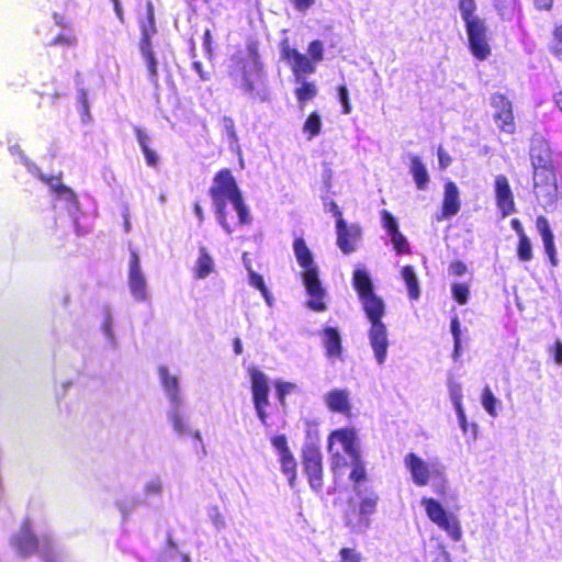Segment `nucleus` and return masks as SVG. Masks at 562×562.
I'll return each mask as SVG.
<instances>
[{"label": "nucleus", "mask_w": 562, "mask_h": 562, "mask_svg": "<svg viewBox=\"0 0 562 562\" xmlns=\"http://www.w3.org/2000/svg\"><path fill=\"white\" fill-rule=\"evenodd\" d=\"M209 194L216 221L226 234L231 235L233 233V228L227 221L228 202L236 211L240 225L251 223L249 210L229 169H222L215 175Z\"/></svg>", "instance_id": "f257e3e1"}, {"label": "nucleus", "mask_w": 562, "mask_h": 562, "mask_svg": "<svg viewBox=\"0 0 562 562\" xmlns=\"http://www.w3.org/2000/svg\"><path fill=\"white\" fill-rule=\"evenodd\" d=\"M228 75L233 86L247 98L261 102L268 100L267 79L255 45H248L244 57L232 59Z\"/></svg>", "instance_id": "f03ea898"}, {"label": "nucleus", "mask_w": 562, "mask_h": 562, "mask_svg": "<svg viewBox=\"0 0 562 562\" xmlns=\"http://www.w3.org/2000/svg\"><path fill=\"white\" fill-rule=\"evenodd\" d=\"M293 251L299 266L303 269L302 281L310 297L307 306L315 312L326 311V291L319 280V270L314 261L313 254L303 238H295Z\"/></svg>", "instance_id": "7ed1b4c3"}, {"label": "nucleus", "mask_w": 562, "mask_h": 562, "mask_svg": "<svg viewBox=\"0 0 562 562\" xmlns=\"http://www.w3.org/2000/svg\"><path fill=\"white\" fill-rule=\"evenodd\" d=\"M403 463L416 486L431 485L436 494L446 493L448 483L446 467L437 458L425 460L417 453L408 452L404 456Z\"/></svg>", "instance_id": "20e7f679"}, {"label": "nucleus", "mask_w": 562, "mask_h": 562, "mask_svg": "<svg viewBox=\"0 0 562 562\" xmlns=\"http://www.w3.org/2000/svg\"><path fill=\"white\" fill-rule=\"evenodd\" d=\"M459 12L464 22L471 54L479 60L491 56L488 29L484 19L476 14L475 0H459Z\"/></svg>", "instance_id": "39448f33"}, {"label": "nucleus", "mask_w": 562, "mask_h": 562, "mask_svg": "<svg viewBox=\"0 0 562 562\" xmlns=\"http://www.w3.org/2000/svg\"><path fill=\"white\" fill-rule=\"evenodd\" d=\"M158 375L164 393L168 401L167 419L177 435L189 432V416L184 409V398L180 389V381L168 368H158Z\"/></svg>", "instance_id": "423d86ee"}, {"label": "nucleus", "mask_w": 562, "mask_h": 562, "mask_svg": "<svg viewBox=\"0 0 562 562\" xmlns=\"http://www.w3.org/2000/svg\"><path fill=\"white\" fill-rule=\"evenodd\" d=\"M328 450L334 472L348 467V460L361 454L358 432L355 428H340L328 436Z\"/></svg>", "instance_id": "0eeeda50"}, {"label": "nucleus", "mask_w": 562, "mask_h": 562, "mask_svg": "<svg viewBox=\"0 0 562 562\" xmlns=\"http://www.w3.org/2000/svg\"><path fill=\"white\" fill-rule=\"evenodd\" d=\"M352 285L358 293L359 301L370 325L375 322L383 323L382 317L385 314L384 301L374 293L373 282L364 268H357L353 271Z\"/></svg>", "instance_id": "6e6552de"}, {"label": "nucleus", "mask_w": 562, "mask_h": 562, "mask_svg": "<svg viewBox=\"0 0 562 562\" xmlns=\"http://www.w3.org/2000/svg\"><path fill=\"white\" fill-rule=\"evenodd\" d=\"M251 384V396L257 417L262 425H267L269 402V378L259 369L251 367L248 369Z\"/></svg>", "instance_id": "1a4fd4ad"}, {"label": "nucleus", "mask_w": 562, "mask_h": 562, "mask_svg": "<svg viewBox=\"0 0 562 562\" xmlns=\"http://www.w3.org/2000/svg\"><path fill=\"white\" fill-rule=\"evenodd\" d=\"M420 503L432 522L445 530L453 541L461 540L462 531L458 519L453 515H448L438 501L424 497Z\"/></svg>", "instance_id": "9d476101"}, {"label": "nucleus", "mask_w": 562, "mask_h": 562, "mask_svg": "<svg viewBox=\"0 0 562 562\" xmlns=\"http://www.w3.org/2000/svg\"><path fill=\"white\" fill-rule=\"evenodd\" d=\"M355 492L360 497L358 518L356 521L349 519L347 525L356 532H364L371 525L370 517L376 510L379 496L373 491H368L362 495L358 486H355Z\"/></svg>", "instance_id": "9b49d317"}, {"label": "nucleus", "mask_w": 562, "mask_h": 562, "mask_svg": "<svg viewBox=\"0 0 562 562\" xmlns=\"http://www.w3.org/2000/svg\"><path fill=\"white\" fill-rule=\"evenodd\" d=\"M368 339L373 351L374 359L379 366L385 363L387 358L389 337L384 323H373L368 330Z\"/></svg>", "instance_id": "f8f14e48"}, {"label": "nucleus", "mask_w": 562, "mask_h": 562, "mask_svg": "<svg viewBox=\"0 0 562 562\" xmlns=\"http://www.w3.org/2000/svg\"><path fill=\"white\" fill-rule=\"evenodd\" d=\"M282 56L291 66L295 81L305 79L316 70V64L305 54L300 53L295 48L289 46L282 49Z\"/></svg>", "instance_id": "ddd939ff"}, {"label": "nucleus", "mask_w": 562, "mask_h": 562, "mask_svg": "<svg viewBox=\"0 0 562 562\" xmlns=\"http://www.w3.org/2000/svg\"><path fill=\"white\" fill-rule=\"evenodd\" d=\"M337 246L348 255L357 249V245L361 238V228L357 224L347 225L344 218L336 221Z\"/></svg>", "instance_id": "4468645a"}, {"label": "nucleus", "mask_w": 562, "mask_h": 562, "mask_svg": "<svg viewBox=\"0 0 562 562\" xmlns=\"http://www.w3.org/2000/svg\"><path fill=\"white\" fill-rule=\"evenodd\" d=\"M491 105L495 110L494 119L497 126L505 133L513 134L515 132L514 115L512 103L503 94H493Z\"/></svg>", "instance_id": "2eb2a0df"}, {"label": "nucleus", "mask_w": 562, "mask_h": 562, "mask_svg": "<svg viewBox=\"0 0 562 562\" xmlns=\"http://www.w3.org/2000/svg\"><path fill=\"white\" fill-rule=\"evenodd\" d=\"M495 200L503 217H507L516 212L514 194L508 179L504 175L495 177Z\"/></svg>", "instance_id": "dca6fc26"}, {"label": "nucleus", "mask_w": 562, "mask_h": 562, "mask_svg": "<svg viewBox=\"0 0 562 562\" xmlns=\"http://www.w3.org/2000/svg\"><path fill=\"white\" fill-rule=\"evenodd\" d=\"M13 546L23 558L33 555L38 551L40 541L32 532L30 518L23 520L20 533L13 539Z\"/></svg>", "instance_id": "f3484780"}, {"label": "nucleus", "mask_w": 562, "mask_h": 562, "mask_svg": "<svg viewBox=\"0 0 562 562\" xmlns=\"http://www.w3.org/2000/svg\"><path fill=\"white\" fill-rule=\"evenodd\" d=\"M304 471L308 477L312 490L319 492L323 487L322 457L317 450H310L304 454Z\"/></svg>", "instance_id": "a211bd4d"}, {"label": "nucleus", "mask_w": 562, "mask_h": 562, "mask_svg": "<svg viewBox=\"0 0 562 562\" xmlns=\"http://www.w3.org/2000/svg\"><path fill=\"white\" fill-rule=\"evenodd\" d=\"M460 207L461 201L459 189L454 182L448 181L445 184L441 215L438 216L437 220L441 221L457 215Z\"/></svg>", "instance_id": "6ab92c4d"}, {"label": "nucleus", "mask_w": 562, "mask_h": 562, "mask_svg": "<svg viewBox=\"0 0 562 562\" xmlns=\"http://www.w3.org/2000/svg\"><path fill=\"white\" fill-rule=\"evenodd\" d=\"M329 411L349 416L351 413L350 393L344 389H334L324 395Z\"/></svg>", "instance_id": "aec40b11"}, {"label": "nucleus", "mask_w": 562, "mask_h": 562, "mask_svg": "<svg viewBox=\"0 0 562 562\" xmlns=\"http://www.w3.org/2000/svg\"><path fill=\"white\" fill-rule=\"evenodd\" d=\"M164 494V479L161 475L148 476L143 486V504L159 506Z\"/></svg>", "instance_id": "412c9836"}, {"label": "nucleus", "mask_w": 562, "mask_h": 562, "mask_svg": "<svg viewBox=\"0 0 562 562\" xmlns=\"http://www.w3.org/2000/svg\"><path fill=\"white\" fill-rule=\"evenodd\" d=\"M536 227L542 238L546 254L548 255L552 266H557L558 261L557 250L554 247V236L548 220L544 216H538L536 220Z\"/></svg>", "instance_id": "4be33fe9"}, {"label": "nucleus", "mask_w": 562, "mask_h": 562, "mask_svg": "<svg viewBox=\"0 0 562 562\" xmlns=\"http://www.w3.org/2000/svg\"><path fill=\"white\" fill-rule=\"evenodd\" d=\"M214 260L205 246L199 247V257L194 266V277L196 279H205L214 271Z\"/></svg>", "instance_id": "5701e85b"}, {"label": "nucleus", "mask_w": 562, "mask_h": 562, "mask_svg": "<svg viewBox=\"0 0 562 562\" xmlns=\"http://www.w3.org/2000/svg\"><path fill=\"white\" fill-rule=\"evenodd\" d=\"M411 166L409 171L416 183L417 189L425 190L429 182V175L426 166L418 156L409 155Z\"/></svg>", "instance_id": "b1692460"}, {"label": "nucleus", "mask_w": 562, "mask_h": 562, "mask_svg": "<svg viewBox=\"0 0 562 562\" xmlns=\"http://www.w3.org/2000/svg\"><path fill=\"white\" fill-rule=\"evenodd\" d=\"M402 278L406 283L408 295L412 300H418L420 295L419 283L415 270L412 266H405L402 269Z\"/></svg>", "instance_id": "393cba45"}, {"label": "nucleus", "mask_w": 562, "mask_h": 562, "mask_svg": "<svg viewBox=\"0 0 562 562\" xmlns=\"http://www.w3.org/2000/svg\"><path fill=\"white\" fill-rule=\"evenodd\" d=\"M324 345L329 356H338L340 353L341 344L337 329L331 327L324 329Z\"/></svg>", "instance_id": "a878e982"}, {"label": "nucleus", "mask_w": 562, "mask_h": 562, "mask_svg": "<svg viewBox=\"0 0 562 562\" xmlns=\"http://www.w3.org/2000/svg\"><path fill=\"white\" fill-rule=\"evenodd\" d=\"M296 83H299L300 87H297L295 89V95L302 105L305 102L312 100L316 95V93H317L316 86L313 82L306 81V78L303 80L296 81Z\"/></svg>", "instance_id": "bb28decb"}, {"label": "nucleus", "mask_w": 562, "mask_h": 562, "mask_svg": "<svg viewBox=\"0 0 562 562\" xmlns=\"http://www.w3.org/2000/svg\"><path fill=\"white\" fill-rule=\"evenodd\" d=\"M281 462V470L288 476L290 486L294 485L296 477V462L291 452L279 456Z\"/></svg>", "instance_id": "cd10ccee"}, {"label": "nucleus", "mask_w": 562, "mask_h": 562, "mask_svg": "<svg viewBox=\"0 0 562 562\" xmlns=\"http://www.w3.org/2000/svg\"><path fill=\"white\" fill-rule=\"evenodd\" d=\"M348 465L351 467V472L349 475L351 481L358 484L366 480L367 471L361 454L357 458L348 460Z\"/></svg>", "instance_id": "c85d7f7f"}, {"label": "nucleus", "mask_w": 562, "mask_h": 562, "mask_svg": "<svg viewBox=\"0 0 562 562\" xmlns=\"http://www.w3.org/2000/svg\"><path fill=\"white\" fill-rule=\"evenodd\" d=\"M130 285L133 292L140 288V272L138 269V255L134 249L131 252Z\"/></svg>", "instance_id": "c756f323"}, {"label": "nucleus", "mask_w": 562, "mask_h": 562, "mask_svg": "<svg viewBox=\"0 0 562 562\" xmlns=\"http://www.w3.org/2000/svg\"><path fill=\"white\" fill-rule=\"evenodd\" d=\"M457 414L458 424L464 435L471 431L473 439H476L477 435V426L476 424H469L467 419V415L463 408V405H457L453 407Z\"/></svg>", "instance_id": "7c9ffc66"}, {"label": "nucleus", "mask_w": 562, "mask_h": 562, "mask_svg": "<svg viewBox=\"0 0 562 562\" xmlns=\"http://www.w3.org/2000/svg\"><path fill=\"white\" fill-rule=\"evenodd\" d=\"M538 142L540 143L539 153H537L538 149L536 146H532L530 149V158H531L532 165L536 169L541 166H544L549 159L547 144L542 140H538Z\"/></svg>", "instance_id": "2f4dec72"}, {"label": "nucleus", "mask_w": 562, "mask_h": 562, "mask_svg": "<svg viewBox=\"0 0 562 562\" xmlns=\"http://www.w3.org/2000/svg\"><path fill=\"white\" fill-rule=\"evenodd\" d=\"M321 128V116L316 112L311 113L303 125V132L308 133V139H312L319 134Z\"/></svg>", "instance_id": "473e14b6"}, {"label": "nucleus", "mask_w": 562, "mask_h": 562, "mask_svg": "<svg viewBox=\"0 0 562 562\" xmlns=\"http://www.w3.org/2000/svg\"><path fill=\"white\" fill-rule=\"evenodd\" d=\"M274 386H276L278 400L281 403V405H284L285 397L288 395L293 394L299 391V386L292 382L276 381Z\"/></svg>", "instance_id": "72a5a7b5"}, {"label": "nucleus", "mask_w": 562, "mask_h": 562, "mask_svg": "<svg viewBox=\"0 0 562 562\" xmlns=\"http://www.w3.org/2000/svg\"><path fill=\"white\" fill-rule=\"evenodd\" d=\"M496 403H497L496 397L494 396L491 389L488 386H486L482 393V405H483L484 409L487 412V414L492 417L497 416V412L495 408Z\"/></svg>", "instance_id": "f704fd0d"}, {"label": "nucleus", "mask_w": 562, "mask_h": 562, "mask_svg": "<svg viewBox=\"0 0 562 562\" xmlns=\"http://www.w3.org/2000/svg\"><path fill=\"white\" fill-rule=\"evenodd\" d=\"M517 256L521 261H530L532 259V247L528 236L519 238Z\"/></svg>", "instance_id": "c9c22d12"}, {"label": "nucleus", "mask_w": 562, "mask_h": 562, "mask_svg": "<svg viewBox=\"0 0 562 562\" xmlns=\"http://www.w3.org/2000/svg\"><path fill=\"white\" fill-rule=\"evenodd\" d=\"M381 225L387 232L389 236L400 231L396 218L387 210L381 211Z\"/></svg>", "instance_id": "e433bc0d"}, {"label": "nucleus", "mask_w": 562, "mask_h": 562, "mask_svg": "<svg viewBox=\"0 0 562 562\" xmlns=\"http://www.w3.org/2000/svg\"><path fill=\"white\" fill-rule=\"evenodd\" d=\"M143 57L146 59L147 69H148V78L150 81L156 83V58L153 54V52L148 50L146 48L145 38L143 37Z\"/></svg>", "instance_id": "4c0bfd02"}, {"label": "nucleus", "mask_w": 562, "mask_h": 562, "mask_svg": "<svg viewBox=\"0 0 562 562\" xmlns=\"http://www.w3.org/2000/svg\"><path fill=\"white\" fill-rule=\"evenodd\" d=\"M448 393H449V397H450V401H451L453 407H456L457 405H462L463 394H462L461 383H459L454 380H449L448 381Z\"/></svg>", "instance_id": "58836bf2"}, {"label": "nucleus", "mask_w": 562, "mask_h": 562, "mask_svg": "<svg viewBox=\"0 0 562 562\" xmlns=\"http://www.w3.org/2000/svg\"><path fill=\"white\" fill-rule=\"evenodd\" d=\"M307 53L308 58L317 65L324 59V44L318 40L311 42Z\"/></svg>", "instance_id": "ea45409f"}, {"label": "nucleus", "mask_w": 562, "mask_h": 562, "mask_svg": "<svg viewBox=\"0 0 562 562\" xmlns=\"http://www.w3.org/2000/svg\"><path fill=\"white\" fill-rule=\"evenodd\" d=\"M207 516L217 531L225 528V518L217 506L210 507L207 509Z\"/></svg>", "instance_id": "a19ab883"}, {"label": "nucleus", "mask_w": 562, "mask_h": 562, "mask_svg": "<svg viewBox=\"0 0 562 562\" xmlns=\"http://www.w3.org/2000/svg\"><path fill=\"white\" fill-rule=\"evenodd\" d=\"M391 241L396 252H409V245L406 237L398 231L397 233L390 236Z\"/></svg>", "instance_id": "79ce46f5"}, {"label": "nucleus", "mask_w": 562, "mask_h": 562, "mask_svg": "<svg viewBox=\"0 0 562 562\" xmlns=\"http://www.w3.org/2000/svg\"><path fill=\"white\" fill-rule=\"evenodd\" d=\"M452 295L459 304H461V305L465 304L468 302V296H469L468 285H465L463 283H454L452 285Z\"/></svg>", "instance_id": "37998d69"}, {"label": "nucleus", "mask_w": 562, "mask_h": 562, "mask_svg": "<svg viewBox=\"0 0 562 562\" xmlns=\"http://www.w3.org/2000/svg\"><path fill=\"white\" fill-rule=\"evenodd\" d=\"M50 190L58 196H63L68 201H76L77 196L75 192L61 182L50 184Z\"/></svg>", "instance_id": "c03bdc74"}, {"label": "nucleus", "mask_w": 562, "mask_h": 562, "mask_svg": "<svg viewBox=\"0 0 562 562\" xmlns=\"http://www.w3.org/2000/svg\"><path fill=\"white\" fill-rule=\"evenodd\" d=\"M550 49L555 56L562 55V25L555 27Z\"/></svg>", "instance_id": "a18cd8bd"}, {"label": "nucleus", "mask_w": 562, "mask_h": 562, "mask_svg": "<svg viewBox=\"0 0 562 562\" xmlns=\"http://www.w3.org/2000/svg\"><path fill=\"white\" fill-rule=\"evenodd\" d=\"M271 445L277 450L279 456L290 452L289 447H288V440H286L285 436H283V435H278V436L272 437Z\"/></svg>", "instance_id": "49530a36"}, {"label": "nucleus", "mask_w": 562, "mask_h": 562, "mask_svg": "<svg viewBox=\"0 0 562 562\" xmlns=\"http://www.w3.org/2000/svg\"><path fill=\"white\" fill-rule=\"evenodd\" d=\"M77 44V37L72 34H59L56 37H54L49 45H64V46H75Z\"/></svg>", "instance_id": "de8ad7c7"}, {"label": "nucleus", "mask_w": 562, "mask_h": 562, "mask_svg": "<svg viewBox=\"0 0 562 562\" xmlns=\"http://www.w3.org/2000/svg\"><path fill=\"white\" fill-rule=\"evenodd\" d=\"M246 269L248 271L249 284L258 289L259 291L265 290L267 286L265 284L262 277L255 272L249 265H246Z\"/></svg>", "instance_id": "09e8293b"}, {"label": "nucleus", "mask_w": 562, "mask_h": 562, "mask_svg": "<svg viewBox=\"0 0 562 562\" xmlns=\"http://www.w3.org/2000/svg\"><path fill=\"white\" fill-rule=\"evenodd\" d=\"M340 562H362L361 554L355 549L344 548L339 552Z\"/></svg>", "instance_id": "8fccbe9b"}, {"label": "nucleus", "mask_w": 562, "mask_h": 562, "mask_svg": "<svg viewBox=\"0 0 562 562\" xmlns=\"http://www.w3.org/2000/svg\"><path fill=\"white\" fill-rule=\"evenodd\" d=\"M338 97L339 101L342 105V113L349 114L351 112V105L349 103V93L346 86H340L338 88Z\"/></svg>", "instance_id": "3c124183"}, {"label": "nucleus", "mask_w": 562, "mask_h": 562, "mask_svg": "<svg viewBox=\"0 0 562 562\" xmlns=\"http://www.w3.org/2000/svg\"><path fill=\"white\" fill-rule=\"evenodd\" d=\"M41 558L44 562H55V553L53 551L52 544L49 540L44 541V547L41 550Z\"/></svg>", "instance_id": "603ef678"}, {"label": "nucleus", "mask_w": 562, "mask_h": 562, "mask_svg": "<svg viewBox=\"0 0 562 562\" xmlns=\"http://www.w3.org/2000/svg\"><path fill=\"white\" fill-rule=\"evenodd\" d=\"M143 155H144L148 166L154 167V168L158 166L159 156L154 150L147 148L144 144H143Z\"/></svg>", "instance_id": "864d4df0"}, {"label": "nucleus", "mask_w": 562, "mask_h": 562, "mask_svg": "<svg viewBox=\"0 0 562 562\" xmlns=\"http://www.w3.org/2000/svg\"><path fill=\"white\" fill-rule=\"evenodd\" d=\"M468 268L465 263L462 261H454L449 266V271L451 274H454L457 277H461L467 272Z\"/></svg>", "instance_id": "5fc2aeb1"}, {"label": "nucleus", "mask_w": 562, "mask_h": 562, "mask_svg": "<svg viewBox=\"0 0 562 562\" xmlns=\"http://www.w3.org/2000/svg\"><path fill=\"white\" fill-rule=\"evenodd\" d=\"M226 137H227L229 149L233 153L239 154L240 153V146H239V139H238L237 133L234 132L232 134L226 135Z\"/></svg>", "instance_id": "6e6d98bb"}, {"label": "nucleus", "mask_w": 562, "mask_h": 562, "mask_svg": "<svg viewBox=\"0 0 562 562\" xmlns=\"http://www.w3.org/2000/svg\"><path fill=\"white\" fill-rule=\"evenodd\" d=\"M314 3L315 0H293L294 8L302 13H305Z\"/></svg>", "instance_id": "4d7b16f0"}, {"label": "nucleus", "mask_w": 562, "mask_h": 562, "mask_svg": "<svg viewBox=\"0 0 562 562\" xmlns=\"http://www.w3.org/2000/svg\"><path fill=\"white\" fill-rule=\"evenodd\" d=\"M438 160L441 169H446L451 164V157L441 147L438 149Z\"/></svg>", "instance_id": "13d9d810"}, {"label": "nucleus", "mask_w": 562, "mask_h": 562, "mask_svg": "<svg viewBox=\"0 0 562 562\" xmlns=\"http://www.w3.org/2000/svg\"><path fill=\"white\" fill-rule=\"evenodd\" d=\"M450 329L453 340L461 339L460 322L457 316L451 319Z\"/></svg>", "instance_id": "bf43d9fd"}, {"label": "nucleus", "mask_w": 562, "mask_h": 562, "mask_svg": "<svg viewBox=\"0 0 562 562\" xmlns=\"http://www.w3.org/2000/svg\"><path fill=\"white\" fill-rule=\"evenodd\" d=\"M495 1V8L498 11V13L504 16L505 11L508 7L513 4L514 0H494Z\"/></svg>", "instance_id": "052dcab7"}, {"label": "nucleus", "mask_w": 562, "mask_h": 562, "mask_svg": "<svg viewBox=\"0 0 562 562\" xmlns=\"http://www.w3.org/2000/svg\"><path fill=\"white\" fill-rule=\"evenodd\" d=\"M192 67L196 71L201 80L207 81L211 79L210 74L203 70L202 64L200 61H193Z\"/></svg>", "instance_id": "680f3d73"}, {"label": "nucleus", "mask_w": 562, "mask_h": 562, "mask_svg": "<svg viewBox=\"0 0 562 562\" xmlns=\"http://www.w3.org/2000/svg\"><path fill=\"white\" fill-rule=\"evenodd\" d=\"M554 361L558 366H562V342L557 340L553 347Z\"/></svg>", "instance_id": "e2e57ef3"}, {"label": "nucleus", "mask_w": 562, "mask_h": 562, "mask_svg": "<svg viewBox=\"0 0 562 562\" xmlns=\"http://www.w3.org/2000/svg\"><path fill=\"white\" fill-rule=\"evenodd\" d=\"M325 210L328 211V212H331L334 214V216L337 218H342V214L338 207V205L334 202V201H330L328 203H325Z\"/></svg>", "instance_id": "0e129e2a"}, {"label": "nucleus", "mask_w": 562, "mask_h": 562, "mask_svg": "<svg viewBox=\"0 0 562 562\" xmlns=\"http://www.w3.org/2000/svg\"><path fill=\"white\" fill-rule=\"evenodd\" d=\"M212 36L211 31L206 29L203 34V48L207 55H211Z\"/></svg>", "instance_id": "69168bd1"}, {"label": "nucleus", "mask_w": 562, "mask_h": 562, "mask_svg": "<svg viewBox=\"0 0 562 562\" xmlns=\"http://www.w3.org/2000/svg\"><path fill=\"white\" fill-rule=\"evenodd\" d=\"M223 127H224L226 135L236 132L235 123H234L233 119H231L228 116H225L223 119Z\"/></svg>", "instance_id": "338daca9"}, {"label": "nucleus", "mask_w": 562, "mask_h": 562, "mask_svg": "<svg viewBox=\"0 0 562 562\" xmlns=\"http://www.w3.org/2000/svg\"><path fill=\"white\" fill-rule=\"evenodd\" d=\"M512 228L517 233L518 237L527 236L525 234L524 227L518 218H514L510 222Z\"/></svg>", "instance_id": "774afa93"}]
</instances>
